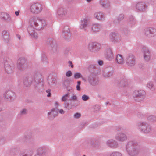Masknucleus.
<instances>
[{
	"label": "nucleus",
	"mask_w": 156,
	"mask_h": 156,
	"mask_svg": "<svg viewBox=\"0 0 156 156\" xmlns=\"http://www.w3.org/2000/svg\"><path fill=\"white\" fill-rule=\"evenodd\" d=\"M29 22L30 26L27 28L28 32L32 37L35 38L37 37V35L34 29L41 30L46 26V22L44 19L36 16L31 17Z\"/></svg>",
	"instance_id": "nucleus-1"
},
{
	"label": "nucleus",
	"mask_w": 156,
	"mask_h": 156,
	"mask_svg": "<svg viewBox=\"0 0 156 156\" xmlns=\"http://www.w3.org/2000/svg\"><path fill=\"white\" fill-rule=\"evenodd\" d=\"M126 147L127 153L129 156H137L140 151L137 143L133 141L128 142Z\"/></svg>",
	"instance_id": "nucleus-2"
},
{
	"label": "nucleus",
	"mask_w": 156,
	"mask_h": 156,
	"mask_svg": "<svg viewBox=\"0 0 156 156\" xmlns=\"http://www.w3.org/2000/svg\"><path fill=\"white\" fill-rule=\"evenodd\" d=\"M137 126L140 131L144 134L151 133L152 130L150 125L145 122L140 121L138 122Z\"/></svg>",
	"instance_id": "nucleus-3"
},
{
	"label": "nucleus",
	"mask_w": 156,
	"mask_h": 156,
	"mask_svg": "<svg viewBox=\"0 0 156 156\" xmlns=\"http://www.w3.org/2000/svg\"><path fill=\"white\" fill-rule=\"evenodd\" d=\"M36 76V78L35 80L34 85L35 89L38 91H42L44 90V85L43 82V79L42 74L40 73L37 76Z\"/></svg>",
	"instance_id": "nucleus-4"
},
{
	"label": "nucleus",
	"mask_w": 156,
	"mask_h": 156,
	"mask_svg": "<svg viewBox=\"0 0 156 156\" xmlns=\"http://www.w3.org/2000/svg\"><path fill=\"white\" fill-rule=\"evenodd\" d=\"M115 131L117 132V134L115 136V139L120 142H124L127 139V136L126 134L123 132L125 131L124 129L121 126L117 127L115 129Z\"/></svg>",
	"instance_id": "nucleus-5"
},
{
	"label": "nucleus",
	"mask_w": 156,
	"mask_h": 156,
	"mask_svg": "<svg viewBox=\"0 0 156 156\" xmlns=\"http://www.w3.org/2000/svg\"><path fill=\"white\" fill-rule=\"evenodd\" d=\"M46 44L50 48V52L52 54H56L58 52V48L55 40L51 38H48L46 41Z\"/></svg>",
	"instance_id": "nucleus-6"
},
{
	"label": "nucleus",
	"mask_w": 156,
	"mask_h": 156,
	"mask_svg": "<svg viewBox=\"0 0 156 156\" xmlns=\"http://www.w3.org/2000/svg\"><path fill=\"white\" fill-rule=\"evenodd\" d=\"M40 72H36L33 75H29L25 77L23 80V83L24 86L27 87H30L32 84H34L35 80H36V78L35 76L40 73Z\"/></svg>",
	"instance_id": "nucleus-7"
},
{
	"label": "nucleus",
	"mask_w": 156,
	"mask_h": 156,
	"mask_svg": "<svg viewBox=\"0 0 156 156\" xmlns=\"http://www.w3.org/2000/svg\"><path fill=\"white\" fill-rule=\"evenodd\" d=\"M134 100L138 102L143 101L146 97V92L143 90L134 91L133 94Z\"/></svg>",
	"instance_id": "nucleus-8"
},
{
	"label": "nucleus",
	"mask_w": 156,
	"mask_h": 156,
	"mask_svg": "<svg viewBox=\"0 0 156 156\" xmlns=\"http://www.w3.org/2000/svg\"><path fill=\"white\" fill-rule=\"evenodd\" d=\"M17 67L21 71H23L28 68L27 60L25 58L21 57L18 59Z\"/></svg>",
	"instance_id": "nucleus-9"
},
{
	"label": "nucleus",
	"mask_w": 156,
	"mask_h": 156,
	"mask_svg": "<svg viewBox=\"0 0 156 156\" xmlns=\"http://www.w3.org/2000/svg\"><path fill=\"white\" fill-rule=\"evenodd\" d=\"M142 51L145 61L147 62L150 61L152 56V53L149 48L146 46H143Z\"/></svg>",
	"instance_id": "nucleus-10"
},
{
	"label": "nucleus",
	"mask_w": 156,
	"mask_h": 156,
	"mask_svg": "<svg viewBox=\"0 0 156 156\" xmlns=\"http://www.w3.org/2000/svg\"><path fill=\"white\" fill-rule=\"evenodd\" d=\"M42 9L41 5L39 3L33 4L30 8L31 12L35 14L40 13L41 12Z\"/></svg>",
	"instance_id": "nucleus-11"
},
{
	"label": "nucleus",
	"mask_w": 156,
	"mask_h": 156,
	"mask_svg": "<svg viewBox=\"0 0 156 156\" xmlns=\"http://www.w3.org/2000/svg\"><path fill=\"white\" fill-rule=\"evenodd\" d=\"M126 62L127 65L129 66H133L136 63V60L135 56L132 54H129L126 56Z\"/></svg>",
	"instance_id": "nucleus-12"
},
{
	"label": "nucleus",
	"mask_w": 156,
	"mask_h": 156,
	"mask_svg": "<svg viewBox=\"0 0 156 156\" xmlns=\"http://www.w3.org/2000/svg\"><path fill=\"white\" fill-rule=\"evenodd\" d=\"M101 45L97 42H91L88 44V49L91 52H95L99 50Z\"/></svg>",
	"instance_id": "nucleus-13"
},
{
	"label": "nucleus",
	"mask_w": 156,
	"mask_h": 156,
	"mask_svg": "<svg viewBox=\"0 0 156 156\" xmlns=\"http://www.w3.org/2000/svg\"><path fill=\"white\" fill-rule=\"evenodd\" d=\"M144 33L148 37H151L156 35V29L153 27H149L144 30Z\"/></svg>",
	"instance_id": "nucleus-14"
},
{
	"label": "nucleus",
	"mask_w": 156,
	"mask_h": 156,
	"mask_svg": "<svg viewBox=\"0 0 156 156\" xmlns=\"http://www.w3.org/2000/svg\"><path fill=\"white\" fill-rule=\"evenodd\" d=\"M4 97L5 99L11 101L14 100L16 97L15 94L12 90L6 91L4 94Z\"/></svg>",
	"instance_id": "nucleus-15"
},
{
	"label": "nucleus",
	"mask_w": 156,
	"mask_h": 156,
	"mask_svg": "<svg viewBox=\"0 0 156 156\" xmlns=\"http://www.w3.org/2000/svg\"><path fill=\"white\" fill-rule=\"evenodd\" d=\"M88 80L90 84L93 86H95L99 83L98 78L95 75L93 74L88 76Z\"/></svg>",
	"instance_id": "nucleus-16"
},
{
	"label": "nucleus",
	"mask_w": 156,
	"mask_h": 156,
	"mask_svg": "<svg viewBox=\"0 0 156 156\" xmlns=\"http://www.w3.org/2000/svg\"><path fill=\"white\" fill-rule=\"evenodd\" d=\"M113 69L111 67H108L105 68L103 71V75L105 77H108L111 76L113 74Z\"/></svg>",
	"instance_id": "nucleus-17"
},
{
	"label": "nucleus",
	"mask_w": 156,
	"mask_h": 156,
	"mask_svg": "<svg viewBox=\"0 0 156 156\" xmlns=\"http://www.w3.org/2000/svg\"><path fill=\"white\" fill-rule=\"evenodd\" d=\"M105 54L106 58L108 60L112 61L113 59V54L110 48L108 47L106 48Z\"/></svg>",
	"instance_id": "nucleus-18"
},
{
	"label": "nucleus",
	"mask_w": 156,
	"mask_h": 156,
	"mask_svg": "<svg viewBox=\"0 0 156 156\" xmlns=\"http://www.w3.org/2000/svg\"><path fill=\"white\" fill-rule=\"evenodd\" d=\"M58 111L57 108H52L51 112H48V118L49 119L52 120L55 117L58 115Z\"/></svg>",
	"instance_id": "nucleus-19"
},
{
	"label": "nucleus",
	"mask_w": 156,
	"mask_h": 156,
	"mask_svg": "<svg viewBox=\"0 0 156 156\" xmlns=\"http://www.w3.org/2000/svg\"><path fill=\"white\" fill-rule=\"evenodd\" d=\"M1 19L6 22H12V20L10 15L6 13L2 12L0 14Z\"/></svg>",
	"instance_id": "nucleus-20"
},
{
	"label": "nucleus",
	"mask_w": 156,
	"mask_h": 156,
	"mask_svg": "<svg viewBox=\"0 0 156 156\" xmlns=\"http://www.w3.org/2000/svg\"><path fill=\"white\" fill-rule=\"evenodd\" d=\"M102 28L101 24L98 23H93L91 27V30L94 33H97L99 32Z\"/></svg>",
	"instance_id": "nucleus-21"
},
{
	"label": "nucleus",
	"mask_w": 156,
	"mask_h": 156,
	"mask_svg": "<svg viewBox=\"0 0 156 156\" xmlns=\"http://www.w3.org/2000/svg\"><path fill=\"white\" fill-rule=\"evenodd\" d=\"M106 144L109 147L113 149L117 148L118 145V142L113 139L108 140L106 142Z\"/></svg>",
	"instance_id": "nucleus-22"
},
{
	"label": "nucleus",
	"mask_w": 156,
	"mask_h": 156,
	"mask_svg": "<svg viewBox=\"0 0 156 156\" xmlns=\"http://www.w3.org/2000/svg\"><path fill=\"white\" fill-rule=\"evenodd\" d=\"M99 67L97 65H91L89 66L88 69L90 72L94 74L98 73Z\"/></svg>",
	"instance_id": "nucleus-23"
},
{
	"label": "nucleus",
	"mask_w": 156,
	"mask_h": 156,
	"mask_svg": "<svg viewBox=\"0 0 156 156\" xmlns=\"http://www.w3.org/2000/svg\"><path fill=\"white\" fill-rule=\"evenodd\" d=\"M80 23V28L86 31L88 24V20L86 18L83 19L81 20Z\"/></svg>",
	"instance_id": "nucleus-24"
},
{
	"label": "nucleus",
	"mask_w": 156,
	"mask_h": 156,
	"mask_svg": "<svg viewBox=\"0 0 156 156\" xmlns=\"http://www.w3.org/2000/svg\"><path fill=\"white\" fill-rule=\"evenodd\" d=\"M136 8L138 11L143 12L146 10V6L145 3L144 2H139L136 4Z\"/></svg>",
	"instance_id": "nucleus-25"
},
{
	"label": "nucleus",
	"mask_w": 156,
	"mask_h": 156,
	"mask_svg": "<svg viewBox=\"0 0 156 156\" xmlns=\"http://www.w3.org/2000/svg\"><path fill=\"white\" fill-rule=\"evenodd\" d=\"M8 58H4V61L5 62V68L6 72L8 74L12 73V69L10 65L8 64Z\"/></svg>",
	"instance_id": "nucleus-26"
},
{
	"label": "nucleus",
	"mask_w": 156,
	"mask_h": 156,
	"mask_svg": "<svg viewBox=\"0 0 156 156\" xmlns=\"http://www.w3.org/2000/svg\"><path fill=\"white\" fill-rule=\"evenodd\" d=\"M110 38L112 41H119L121 39L120 36L115 33H111L110 35Z\"/></svg>",
	"instance_id": "nucleus-27"
},
{
	"label": "nucleus",
	"mask_w": 156,
	"mask_h": 156,
	"mask_svg": "<svg viewBox=\"0 0 156 156\" xmlns=\"http://www.w3.org/2000/svg\"><path fill=\"white\" fill-rule=\"evenodd\" d=\"M94 17L97 20L103 21L105 20V15L104 14L101 12H97L94 14Z\"/></svg>",
	"instance_id": "nucleus-28"
},
{
	"label": "nucleus",
	"mask_w": 156,
	"mask_h": 156,
	"mask_svg": "<svg viewBox=\"0 0 156 156\" xmlns=\"http://www.w3.org/2000/svg\"><path fill=\"white\" fill-rule=\"evenodd\" d=\"M129 83V80L126 78L121 79L118 82V84L119 87H127Z\"/></svg>",
	"instance_id": "nucleus-29"
},
{
	"label": "nucleus",
	"mask_w": 156,
	"mask_h": 156,
	"mask_svg": "<svg viewBox=\"0 0 156 156\" xmlns=\"http://www.w3.org/2000/svg\"><path fill=\"white\" fill-rule=\"evenodd\" d=\"M67 12L66 9L63 8H59L57 11L58 16L60 17L65 16L67 14Z\"/></svg>",
	"instance_id": "nucleus-30"
},
{
	"label": "nucleus",
	"mask_w": 156,
	"mask_h": 156,
	"mask_svg": "<svg viewBox=\"0 0 156 156\" xmlns=\"http://www.w3.org/2000/svg\"><path fill=\"white\" fill-rule=\"evenodd\" d=\"M48 148L45 146H42L38 148L37 152L36 154H38L40 156H42V155L45 154L47 151Z\"/></svg>",
	"instance_id": "nucleus-31"
},
{
	"label": "nucleus",
	"mask_w": 156,
	"mask_h": 156,
	"mask_svg": "<svg viewBox=\"0 0 156 156\" xmlns=\"http://www.w3.org/2000/svg\"><path fill=\"white\" fill-rule=\"evenodd\" d=\"M99 3L102 7L105 9L108 8L110 7L108 0H100Z\"/></svg>",
	"instance_id": "nucleus-32"
},
{
	"label": "nucleus",
	"mask_w": 156,
	"mask_h": 156,
	"mask_svg": "<svg viewBox=\"0 0 156 156\" xmlns=\"http://www.w3.org/2000/svg\"><path fill=\"white\" fill-rule=\"evenodd\" d=\"M115 61L118 64H122L124 62V59L121 55L118 54L115 58Z\"/></svg>",
	"instance_id": "nucleus-33"
},
{
	"label": "nucleus",
	"mask_w": 156,
	"mask_h": 156,
	"mask_svg": "<svg viewBox=\"0 0 156 156\" xmlns=\"http://www.w3.org/2000/svg\"><path fill=\"white\" fill-rule=\"evenodd\" d=\"M3 38L5 41L7 42L9 40V35L8 33L6 31L4 30L2 32Z\"/></svg>",
	"instance_id": "nucleus-34"
},
{
	"label": "nucleus",
	"mask_w": 156,
	"mask_h": 156,
	"mask_svg": "<svg viewBox=\"0 0 156 156\" xmlns=\"http://www.w3.org/2000/svg\"><path fill=\"white\" fill-rule=\"evenodd\" d=\"M70 93L67 92L61 98V101L62 102H66L67 101L68 98L70 97Z\"/></svg>",
	"instance_id": "nucleus-35"
},
{
	"label": "nucleus",
	"mask_w": 156,
	"mask_h": 156,
	"mask_svg": "<svg viewBox=\"0 0 156 156\" xmlns=\"http://www.w3.org/2000/svg\"><path fill=\"white\" fill-rule=\"evenodd\" d=\"M56 80L55 78L52 77L49 79L48 80V83L51 86H54L55 82Z\"/></svg>",
	"instance_id": "nucleus-36"
},
{
	"label": "nucleus",
	"mask_w": 156,
	"mask_h": 156,
	"mask_svg": "<svg viewBox=\"0 0 156 156\" xmlns=\"http://www.w3.org/2000/svg\"><path fill=\"white\" fill-rule=\"evenodd\" d=\"M147 86L152 91H154L155 88L152 82H150L147 84Z\"/></svg>",
	"instance_id": "nucleus-37"
},
{
	"label": "nucleus",
	"mask_w": 156,
	"mask_h": 156,
	"mask_svg": "<svg viewBox=\"0 0 156 156\" xmlns=\"http://www.w3.org/2000/svg\"><path fill=\"white\" fill-rule=\"evenodd\" d=\"M109 156H122V154L119 151H113L111 153Z\"/></svg>",
	"instance_id": "nucleus-38"
},
{
	"label": "nucleus",
	"mask_w": 156,
	"mask_h": 156,
	"mask_svg": "<svg viewBox=\"0 0 156 156\" xmlns=\"http://www.w3.org/2000/svg\"><path fill=\"white\" fill-rule=\"evenodd\" d=\"M70 32V30L69 27L68 26H65L63 30V33L65 34L69 33Z\"/></svg>",
	"instance_id": "nucleus-39"
},
{
	"label": "nucleus",
	"mask_w": 156,
	"mask_h": 156,
	"mask_svg": "<svg viewBox=\"0 0 156 156\" xmlns=\"http://www.w3.org/2000/svg\"><path fill=\"white\" fill-rule=\"evenodd\" d=\"M129 22L133 25L135 24L136 22V20L134 19V17L133 16H131L129 17Z\"/></svg>",
	"instance_id": "nucleus-40"
},
{
	"label": "nucleus",
	"mask_w": 156,
	"mask_h": 156,
	"mask_svg": "<svg viewBox=\"0 0 156 156\" xmlns=\"http://www.w3.org/2000/svg\"><path fill=\"white\" fill-rule=\"evenodd\" d=\"M32 137V134L31 133H29L25 135L24 136V138L25 140H31Z\"/></svg>",
	"instance_id": "nucleus-41"
},
{
	"label": "nucleus",
	"mask_w": 156,
	"mask_h": 156,
	"mask_svg": "<svg viewBox=\"0 0 156 156\" xmlns=\"http://www.w3.org/2000/svg\"><path fill=\"white\" fill-rule=\"evenodd\" d=\"M82 77V75L80 73L76 72L74 75V77L75 79H77Z\"/></svg>",
	"instance_id": "nucleus-42"
},
{
	"label": "nucleus",
	"mask_w": 156,
	"mask_h": 156,
	"mask_svg": "<svg viewBox=\"0 0 156 156\" xmlns=\"http://www.w3.org/2000/svg\"><path fill=\"white\" fill-rule=\"evenodd\" d=\"M147 119L149 121L154 122L156 120V117L153 115H151L147 117Z\"/></svg>",
	"instance_id": "nucleus-43"
},
{
	"label": "nucleus",
	"mask_w": 156,
	"mask_h": 156,
	"mask_svg": "<svg viewBox=\"0 0 156 156\" xmlns=\"http://www.w3.org/2000/svg\"><path fill=\"white\" fill-rule=\"evenodd\" d=\"M20 114L21 115H24L27 114V110L26 109L24 108L22 109L20 111Z\"/></svg>",
	"instance_id": "nucleus-44"
},
{
	"label": "nucleus",
	"mask_w": 156,
	"mask_h": 156,
	"mask_svg": "<svg viewBox=\"0 0 156 156\" xmlns=\"http://www.w3.org/2000/svg\"><path fill=\"white\" fill-rule=\"evenodd\" d=\"M64 107L68 109H70L72 108L70 106V105L69 103L66 101L64 102Z\"/></svg>",
	"instance_id": "nucleus-45"
},
{
	"label": "nucleus",
	"mask_w": 156,
	"mask_h": 156,
	"mask_svg": "<svg viewBox=\"0 0 156 156\" xmlns=\"http://www.w3.org/2000/svg\"><path fill=\"white\" fill-rule=\"evenodd\" d=\"M84 101H87L89 99V97L87 95L84 94L83 95L81 98Z\"/></svg>",
	"instance_id": "nucleus-46"
},
{
	"label": "nucleus",
	"mask_w": 156,
	"mask_h": 156,
	"mask_svg": "<svg viewBox=\"0 0 156 156\" xmlns=\"http://www.w3.org/2000/svg\"><path fill=\"white\" fill-rule=\"evenodd\" d=\"M5 137L3 136L0 137V144H3L5 142Z\"/></svg>",
	"instance_id": "nucleus-47"
},
{
	"label": "nucleus",
	"mask_w": 156,
	"mask_h": 156,
	"mask_svg": "<svg viewBox=\"0 0 156 156\" xmlns=\"http://www.w3.org/2000/svg\"><path fill=\"white\" fill-rule=\"evenodd\" d=\"M124 15L122 14H121L119 15L118 17L117 18V19L120 22V21L123 20L124 19Z\"/></svg>",
	"instance_id": "nucleus-48"
},
{
	"label": "nucleus",
	"mask_w": 156,
	"mask_h": 156,
	"mask_svg": "<svg viewBox=\"0 0 156 156\" xmlns=\"http://www.w3.org/2000/svg\"><path fill=\"white\" fill-rule=\"evenodd\" d=\"M77 100V98L76 96L74 94H73L70 98L69 99V101L71 100Z\"/></svg>",
	"instance_id": "nucleus-49"
},
{
	"label": "nucleus",
	"mask_w": 156,
	"mask_h": 156,
	"mask_svg": "<svg viewBox=\"0 0 156 156\" xmlns=\"http://www.w3.org/2000/svg\"><path fill=\"white\" fill-rule=\"evenodd\" d=\"M66 76L67 77H69L72 75V73L70 71H68L66 73Z\"/></svg>",
	"instance_id": "nucleus-50"
},
{
	"label": "nucleus",
	"mask_w": 156,
	"mask_h": 156,
	"mask_svg": "<svg viewBox=\"0 0 156 156\" xmlns=\"http://www.w3.org/2000/svg\"><path fill=\"white\" fill-rule=\"evenodd\" d=\"M71 36V35L70 32L67 33V34L65 35V38L66 40H68L70 38Z\"/></svg>",
	"instance_id": "nucleus-51"
},
{
	"label": "nucleus",
	"mask_w": 156,
	"mask_h": 156,
	"mask_svg": "<svg viewBox=\"0 0 156 156\" xmlns=\"http://www.w3.org/2000/svg\"><path fill=\"white\" fill-rule=\"evenodd\" d=\"M81 115L80 113H76L74 114V116L75 118L78 119L80 118L81 116Z\"/></svg>",
	"instance_id": "nucleus-52"
},
{
	"label": "nucleus",
	"mask_w": 156,
	"mask_h": 156,
	"mask_svg": "<svg viewBox=\"0 0 156 156\" xmlns=\"http://www.w3.org/2000/svg\"><path fill=\"white\" fill-rule=\"evenodd\" d=\"M64 1L66 3L71 4L74 2V0H64Z\"/></svg>",
	"instance_id": "nucleus-53"
},
{
	"label": "nucleus",
	"mask_w": 156,
	"mask_h": 156,
	"mask_svg": "<svg viewBox=\"0 0 156 156\" xmlns=\"http://www.w3.org/2000/svg\"><path fill=\"white\" fill-rule=\"evenodd\" d=\"M96 140L95 139H92L90 140V143L92 145H94L95 144V142H96Z\"/></svg>",
	"instance_id": "nucleus-54"
},
{
	"label": "nucleus",
	"mask_w": 156,
	"mask_h": 156,
	"mask_svg": "<svg viewBox=\"0 0 156 156\" xmlns=\"http://www.w3.org/2000/svg\"><path fill=\"white\" fill-rule=\"evenodd\" d=\"M51 91V90L50 89H48V90L46 91V92L48 93V94L47 95V96L48 97H50L51 96V94L50 93Z\"/></svg>",
	"instance_id": "nucleus-55"
},
{
	"label": "nucleus",
	"mask_w": 156,
	"mask_h": 156,
	"mask_svg": "<svg viewBox=\"0 0 156 156\" xmlns=\"http://www.w3.org/2000/svg\"><path fill=\"white\" fill-rule=\"evenodd\" d=\"M124 32L125 34L126 35H129L130 33V31L129 30H125Z\"/></svg>",
	"instance_id": "nucleus-56"
},
{
	"label": "nucleus",
	"mask_w": 156,
	"mask_h": 156,
	"mask_svg": "<svg viewBox=\"0 0 156 156\" xmlns=\"http://www.w3.org/2000/svg\"><path fill=\"white\" fill-rule=\"evenodd\" d=\"M19 156H30L29 154L27 153H21L20 154Z\"/></svg>",
	"instance_id": "nucleus-57"
},
{
	"label": "nucleus",
	"mask_w": 156,
	"mask_h": 156,
	"mask_svg": "<svg viewBox=\"0 0 156 156\" xmlns=\"http://www.w3.org/2000/svg\"><path fill=\"white\" fill-rule=\"evenodd\" d=\"M113 22H114V23L115 25L118 24L119 23H120V22L117 19H115L114 20Z\"/></svg>",
	"instance_id": "nucleus-58"
},
{
	"label": "nucleus",
	"mask_w": 156,
	"mask_h": 156,
	"mask_svg": "<svg viewBox=\"0 0 156 156\" xmlns=\"http://www.w3.org/2000/svg\"><path fill=\"white\" fill-rule=\"evenodd\" d=\"M98 63L100 66H102L103 64V61L101 60H99L98 61Z\"/></svg>",
	"instance_id": "nucleus-59"
},
{
	"label": "nucleus",
	"mask_w": 156,
	"mask_h": 156,
	"mask_svg": "<svg viewBox=\"0 0 156 156\" xmlns=\"http://www.w3.org/2000/svg\"><path fill=\"white\" fill-rule=\"evenodd\" d=\"M68 63L69 64V66H71V68H73V65L72 64V62L71 61H69Z\"/></svg>",
	"instance_id": "nucleus-60"
},
{
	"label": "nucleus",
	"mask_w": 156,
	"mask_h": 156,
	"mask_svg": "<svg viewBox=\"0 0 156 156\" xmlns=\"http://www.w3.org/2000/svg\"><path fill=\"white\" fill-rule=\"evenodd\" d=\"M153 79L154 81L156 82V71H155L154 74L153 76Z\"/></svg>",
	"instance_id": "nucleus-61"
},
{
	"label": "nucleus",
	"mask_w": 156,
	"mask_h": 156,
	"mask_svg": "<svg viewBox=\"0 0 156 156\" xmlns=\"http://www.w3.org/2000/svg\"><path fill=\"white\" fill-rule=\"evenodd\" d=\"M58 112L61 114H63L65 113L64 111L62 109H60L58 111Z\"/></svg>",
	"instance_id": "nucleus-62"
},
{
	"label": "nucleus",
	"mask_w": 156,
	"mask_h": 156,
	"mask_svg": "<svg viewBox=\"0 0 156 156\" xmlns=\"http://www.w3.org/2000/svg\"><path fill=\"white\" fill-rule=\"evenodd\" d=\"M76 89L78 91H80V85H77L76 86Z\"/></svg>",
	"instance_id": "nucleus-63"
},
{
	"label": "nucleus",
	"mask_w": 156,
	"mask_h": 156,
	"mask_svg": "<svg viewBox=\"0 0 156 156\" xmlns=\"http://www.w3.org/2000/svg\"><path fill=\"white\" fill-rule=\"evenodd\" d=\"M67 91H68V92H70L71 93L73 92V90L72 88H70L69 89H67Z\"/></svg>",
	"instance_id": "nucleus-64"
}]
</instances>
